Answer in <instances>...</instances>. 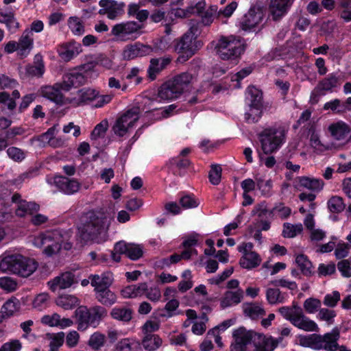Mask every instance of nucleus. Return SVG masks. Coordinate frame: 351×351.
Returning <instances> with one entry per match:
<instances>
[{"mask_svg":"<svg viewBox=\"0 0 351 351\" xmlns=\"http://www.w3.org/2000/svg\"><path fill=\"white\" fill-rule=\"evenodd\" d=\"M110 220L104 213L89 211L82 216L77 237L84 243H102L108 239Z\"/></svg>","mask_w":351,"mask_h":351,"instance_id":"nucleus-1","label":"nucleus"},{"mask_svg":"<svg viewBox=\"0 0 351 351\" xmlns=\"http://www.w3.org/2000/svg\"><path fill=\"white\" fill-rule=\"evenodd\" d=\"M38 263L34 259L19 254L5 252L0 256V271L12 272L21 277L31 276L37 269Z\"/></svg>","mask_w":351,"mask_h":351,"instance_id":"nucleus-2","label":"nucleus"},{"mask_svg":"<svg viewBox=\"0 0 351 351\" xmlns=\"http://www.w3.org/2000/svg\"><path fill=\"white\" fill-rule=\"evenodd\" d=\"M237 8V3L234 1L228 4L223 9L219 10L218 7L215 5L206 8V1L199 0L195 5H190L188 11L199 16L200 17L201 23L203 25L210 26L215 19L230 17Z\"/></svg>","mask_w":351,"mask_h":351,"instance_id":"nucleus-3","label":"nucleus"},{"mask_svg":"<svg viewBox=\"0 0 351 351\" xmlns=\"http://www.w3.org/2000/svg\"><path fill=\"white\" fill-rule=\"evenodd\" d=\"M33 245L38 248L45 247L43 253L47 256H52L58 254L62 247L66 250L71 248L72 245L64 240L62 232L58 230L46 231L35 237Z\"/></svg>","mask_w":351,"mask_h":351,"instance_id":"nucleus-4","label":"nucleus"},{"mask_svg":"<svg viewBox=\"0 0 351 351\" xmlns=\"http://www.w3.org/2000/svg\"><path fill=\"white\" fill-rule=\"evenodd\" d=\"M199 33L198 25L194 23L183 36L176 41L174 49L179 54L178 60L180 62H186L202 46V43L197 40Z\"/></svg>","mask_w":351,"mask_h":351,"instance_id":"nucleus-5","label":"nucleus"},{"mask_svg":"<svg viewBox=\"0 0 351 351\" xmlns=\"http://www.w3.org/2000/svg\"><path fill=\"white\" fill-rule=\"evenodd\" d=\"M287 132L282 125H273L265 128L259 134L263 152L268 154L278 150L285 142Z\"/></svg>","mask_w":351,"mask_h":351,"instance_id":"nucleus-6","label":"nucleus"},{"mask_svg":"<svg viewBox=\"0 0 351 351\" xmlns=\"http://www.w3.org/2000/svg\"><path fill=\"white\" fill-rule=\"evenodd\" d=\"M215 49L223 60L234 59L243 51L240 38L233 35L221 36L216 43Z\"/></svg>","mask_w":351,"mask_h":351,"instance_id":"nucleus-7","label":"nucleus"},{"mask_svg":"<svg viewBox=\"0 0 351 351\" xmlns=\"http://www.w3.org/2000/svg\"><path fill=\"white\" fill-rule=\"evenodd\" d=\"M139 114L138 108H132L121 114L112 126L114 134L120 137L127 136L136 127Z\"/></svg>","mask_w":351,"mask_h":351,"instance_id":"nucleus-8","label":"nucleus"},{"mask_svg":"<svg viewBox=\"0 0 351 351\" xmlns=\"http://www.w3.org/2000/svg\"><path fill=\"white\" fill-rule=\"evenodd\" d=\"M143 25L128 21L116 23L112 27L111 35L117 41L134 40L141 35Z\"/></svg>","mask_w":351,"mask_h":351,"instance_id":"nucleus-9","label":"nucleus"},{"mask_svg":"<svg viewBox=\"0 0 351 351\" xmlns=\"http://www.w3.org/2000/svg\"><path fill=\"white\" fill-rule=\"evenodd\" d=\"M258 332L254 330H247L243 326L234 329L232 337L234 341L230 346V351H247V346L252 345Z\"/></svg>","mask_w":351,"mask_h":351,"instance_id":"nucleus-10","label":"nucleus"},{"mask_svg":"<svg viewBox=\"0 0 351 351\" xmlns=\"http://www.w3.org/2000/svg\"><path fill=\"white\" fill-rule=\"evenodd\" d=\"M253 244L250 242L242 243L238 245L237 250L242 254L239 260V265L246 269H252L259 266L262 259L261 256L253 251Z\"/></svg>","mask_w":351,"mask_h":351,"instance_id":"nucleus-11","label":"nucleus"},{"mask_svg":"<svg viewBox=\"0 0 351 351\" xmlns=\"http://www.w3.org/2000/svg\"><path fill=\"white\" fill-rule=\"evenodd\" d=\"M46 182L66 195H73L78 192L81 186L80 183L77 180L61 176H47Z\"/></svg>","mask_w":351,"mask_h":351,"instance_id":"nucleus-12","label":"nucleus"},{"mask_svg":"<svg viewBox=\"0 0 351 351\" xmlns=\"http://www.w3.org/2000/svg\"><path fill=\"white\" fill-rule=\"evenodd\" d=\"M263 17L262 10L258 8L252 7L241 19L240 27L244 31H256Z\"/></svg>","mask_w":351,"mask_h":351,"instance_id":"nucleus-13","label":"nucleus"},{"mask_svg":"<svg viewBox=\"0 0 351 351\" xmlns=\"http://www.w3.org/2000/svg\"><path fill=\"white\" fill-rule=\"evenodd\" d=\"M340 337V333L338 328H335L330 332L323 335H318L317 347L319 350H325L326 351H336L339 348L337 343Z\"/></svg>","mask_w":351,"mask_h":351,"instance_id":"nucleus-14","label":"nucleus"},{"mask_svg":"<svg viewBox=\"0 0 351 351\" xmlns=\"http://www.w3.org/2000/svg\"><path fill=\"white\" fill-rule=\"evenodd\" d=\"M99 5L102 8L99 14H106L110 20H116L121 17L124 12V4L112 0H101Z\"/></svg>","mask_w":351,"mask_h":351,"instance_id":"nucleus-15","label":"nucleus"},{"mask_svg":"<svg viewBox=\"0 0 351 351\" xmlns=\"http://www.w3.org/2000/svg\"><path fill=\"white\" fill-rule=\"evenodd\" d=\"M252 347V351H274L278 347V340L271 335L258 332Z\"/></svg>","mask_w":351,"mask_h":351,"instance_id":"nucleus-16","label":"nucleus"},{"mask_svg":"<svg viewBox=\"0 0 351 351\" xmlns=\"http://www.w3.org/2000/svg\"><path fill=\"white\" fill-rule=\"evenodd\" d=\"M12 201L16 204V214L19 217H24L27 215H33L39 210V205L35 202H29L23 200L21 195L14 194L12 197Z\"/></svg>","mask_w":351,"mask_h":351,"instance_id":"nucleus-17","label":"nucleus"},{"mask_svg":"<svg viewBox=\"0 0 351 351\" xmlns=\"http://www.w3.org/2000/svg\"><path fill=\"white\" fill-rule=\"evenodd\" d=\"M62 91L64 90L62 89L61 84L59 82L56 83L53 86L49 85L43 86L40 90V95L43 97L53 101L57 104H63L66 103L62 93Z\"/></svg>","mask_w":351,"mask_h":351,"instance_id":"nucleus-18","label":"nucleus"},{"mask_svg":"<svg viewBox=\"0 0 351 351\" xmlns=\"http://www.w3.org/2000/svg\"><path fill=\"white\" fill-rule=\"evenodd\" d=\"M75 282V276L72 272L67 271L54 278L47 282L49 288L55 292L57 289H66Z\"/></svg>","mask_w":351,"mask_h":351,"instance_id":"nucleus-19","label":"nucleus"},{"mask_svg":"<svg viewBox=\"0 0 351 351\" xmlns=\"http://www.w3.org/2000/svg\"><path fill=\"white\" fill-rule=\"evenodd\" d=\"M40 322L45 326L58 327L61 329L71 327L74 324L71 319L61 317V316L56 313L43 315L40 319Z\"/></svg>","mask_w":351,"mask_h":351,"instance_id":"nucleus-20","label":"nucleus"},{"mask_svg":"<svg viewBox=\"0 0 351 351\" xmlns=\"http://www.w3.org/2000/svg\"><path fill=\"white\" fill-rule=\"evenodd\" d=\"M116 252L124 253L131 260H137L143 254V248L141 245L135 243H127L125 241H119L115 244Z\"/></svg>","mask_w":351,"mask_h":351,"instance_id":"nucleus-21","label":"nucleus"},{"mask_svg":"<svg viewBox=\"0 0 351 351\" xmlns=\"http://www.w3.org/2000/svg\"><path fill=\"white\" fill-rule=\"evenodd\" d=\"M97 90L90 88H84L79 90L76 95L71 99H68V102L74 106H79L84 104H90L93 105L95 97L97 96Z\"/></svg>","mask_w":351,"mask_h":351,"instance_id":"nucleus-22","label":"nucleus"},{"mask_svg":"<svg viewBox=\"0 0 351 351\" xmlns=\"http://www.w3.org/2000/svg\"><path fill=\"white\" fill-rule=\"evenodd\" d=\"M82 51L81 44L74 40L63 43L58 48L59 56L64 61H69Z\"/></svg>","mask_w":351,"mask_h":351,"instance_id":"nucleus-23","label":"nucleus"},{"mask_svg":"<svg viewBox=\"0 0 351 351\" xmlns=\"http://www.w3.org/2000/svg\"><path fill=\"white\" fill-rule=\"evenodd\" d=\"M86 81L84 75L76 71L66 73L62 78V82H59L61 84L62 89L64 91H69L73 87L84 84Z\"/></svg>","mask_w":351,"mask_h":351,"instance_id":"nucleus-24","label":"nucleus"},{"mask_svg":"<svg viewBox=\"0 0 351 351\" xmlns=\"http://www.w3.org/2000/svg\"><path fill=\"white\" fill-rule=\"evenodd\" d=\"M150 47L140 43L126 45L122 52L124 60H132L138 57H142L148 54Z\"/></svg>","mask_w":351,"mask_h":351,"instance_id":"nucleus-25","label":"nucleus"},{"mask_svg":"<svg viewBox=\"0 0 351 351\" xmlns=\"http://www.w3.org/2000/svg\"><path fill=\"white\" fill-rule=\"evenodd\" d=\"M244 293L242 289L235 291H226L220 298V307L225 309L239 304L243 299Z\"/></svg>","mask_w":351,"mask_h":351,"instance_id":"nucleus-26","label":"nucleus"},{"mask_svg":"<svg viewBox=\"0 0 351 351\" xmlns=\"http://www.w3.org/2000/svg\"><path fill=\"white\" fill-rule=\"evenodd\" d=\"M293 1V0H271L269 10L272 19L277 21L285 16Z\"/></svg>","mask_w":351,"mask_h":351,"instance_id":"nucleus-27","label":"nucleus"},{"mask_svg":"<svg viewBox=\"0 0 351 351\" xmlns=\"http://www.w3.org/2000/svg\"><path fill=\"white\" fill-rule=\"evenodd\" d=\"M89 280L95 292L109 288L113 282V275L111 272L107 271L100 275H91L89 276Z\"/></svg>","mask_w":351,"mask_h":351,"instance_id":"nucleus-28","label":"nucleus"},{"mask_svg":"<svg viewBox=\"0 0 351 351\" xmlns=\"http://www.w3.org/2000/svg\"><path fill=\"white\" fill-rule=\"evenodd\" d=\"M17 42L19 49V57L21 58H26L34 49V36H31L30 32L23 30Z\"/></svg>","mask_w":351,"mask_h":351,"instance_id":"nucleus-29","label":"nucleus"},{"mask_svg":"<svg viewBox=\"0 0 351 351\" xmlns=\"http://www.w3.org/2000/svg\"><path fill=\"white\" fill-rule=\"evenodd\" d=\"M328 131L331 136L337 141H346L351 132L350 127L342 121L331 123L328 126Z\"/></svg>","mask_w":351,"mask_h":351,"instance_id":"nucleus-30","label":"nucleus"},{"mask_svg":"<svg viewBox=\"0 0 351 351\" xmlns=\"http://www.w3.org/2000/svg\"><path fill=\"white\" fill-rule=\"evenodd\" d=\"M324 186V181L320 178L308 176H301L297 179V186L305 188L313 192L321 191Z\"/></svg>","mask_w":351,"mask_h":351,"instance_id":"nucleus-31","label":"nucleus"},{"mask_svg":"<svg viewBox=\"0 0 351 351\" xmlns=\"http://www.w3.org/2000/svg\"><path fill=\"white\" fill-rule=\"evenodd\" d=\"M296 328L306 332H318L319 328L315 322L305 316L302 311H299L296 318L292 321Z\"/></svg>","mask_w":351,"mask_h":351,"instance_id":"nucleus-32","label":"nucleus"},{"mask_svg":"<svg viewBox=\"0 0 351 351\" xmlns=\"http://www.w3.org/2000/svg\"><path fill=\"white\" fill-rule=\"evenodd\" d=\"M192 80V75L187 73H183L169 82L174 88V91L179 96L184 91L188 90L189 84Z\"/></svg>","mask_w":351,"mask_h":351,"instance_id":"nucleus-33","label":"nucleus"},{"mask_svg":"<svg viewBox=\"0 0 351 351\" xmlns=\"http://www.w3.org/2000/svg\"><path fill=\"white\" fill-rule=\"evenodd\" d=\"M146 290V283H139L126 286L121 290L123 298H136L144 295Z\"/></svg>","mask_w":351,"mask_h":351,"instance_id":"nucleus-34","label":"nucleus"},{"mask_svg":"<svg viewBox=\"0 0 351 351\" xmlns=\"http://www.w3.org/2000/svg\"><path fill=\"white\" fill-rule=\"evenodd\" d=\"M114 351H142L141 344L134 338H123L114 346Z\"/></svg>","mask_w":351,"mask_h":351,"instance_id":"nucleus-35","label":"nucleus"},{"mask_svg":"<svg viewBox=\"0 0 351 351\" xmlns=\"http://www.w3.org/2000/svg\"><path fill=\"white\" fill-rule=\"evenodd\" d=\"M242 308L245 316L252 319H257L265 314L263 306L258 303H245Z\"/></svg>","mask_w":351,"mask_h":351,"instance_id":"nucleus-36","label":"nucleus"},{"mask_svg":"<svg viewBox=\"0 0 351 351\" xmlns=\"http://www.w3.org/2000/svg\"><path fill=\"white\" fill-rule=\"evenodd\" d=\"M170 61L169 58L152 59L147 71L149 77L152 80H155L156 75L165 68Z\"/></svg>","mask_w":351,"mask_h":351,"instance_id":"nucleus-37","label":"nucleus"},{"mask_svg":"<svg viewBox=\"0 0 351 351\" xmlns=\"http://www.w3.org/2000/svg\"><path fill=\"white\" fill-rule=\"evenodd\" d=\"M95 298L99 302L108 306L113 305L117 300V295L109 288L95 291Z\"/></svg>","mask_w":351,"mask_h":351,"instance_id":"nucleus-38","label":"nucleus"},{"mask_svg":"<svg viewBox=\"0 0 351 351\" xmlns=\"http://www.w3.org/2000/svg\"><path fill=\"white\" fill-rule=\"evenodd\" d=\"M21 308V304L18 299L12 298L6 301L3 305L0 313L3 315V319L10 317L18 312Z\"/></svg>","mask_w":351,"mask_h":351,"instance_id":"nucleus-39","label":"nucleus"},{"mask_svg":"<svg viewBox=\"0 0 351 351\" xmlns=\"http://www.w3.org/2000/svg\"><path fill=\"white\" fill-rule=\"evenodd\" d=\"M75 313L78 325L77 328L80 330H85L87 329L89 326V309L86 306H82L76 309Z\"/></svg>","mask_w":351,"mask_h":351,"instance_id":"nucleus-40","label":"nucleus"},{"mask_svg":"<svg viewBox=\"0 0 351 351\" xmlns=\"http://www.w3.org/2000/svg\"><path fill=\"white\" fill-rule=\"evenodd\" d=\"M162 344V339L158 335H145L142 339V345L147 351H156Z\"/></svg>","mask_w":351,"mask_h":351,"instance_id":"nucleus-41","label":"nucleus"},{"mask_svg":"<svg viewBox=\"0 0 351 351\" xmlns=\"http://www.w3.org/2000/svg\"><path fill=\"white\" fill-rule=\"evenodd\" d=\"M172 87L173 86L169 82L162 85L158 90L156 100L159 101H165L171 100L179 97L176 91H174V88Z\"/></svg>","mask_w":351,"mask_h":351,"instance_id":"nucleus-42","label":"nucleus"},{"mask_svg":"<svg viewBox=\"0 0 351 351\" xmlns=\"http://www.w3.org/2000/svg\"><path fill=\"white\" fill-rule=\"evenodd\" d=\"M56 304L65 309H71L80 304L79 299L73 295H62L58 296L56 300Z\"/></svg>","mask_w":351,"mask_h":351,"instance_id":"nucleus-43","label":"nucleus"},{"mask_svg":"<svg viewBox=\"0 0 351 351\" xmlns=\"http://www.w3.org/2000/svg\"><path fill=\"white\" fill-rule=\"evenodd\" d=\"M67 25L75 36H82L85 32L84 23L82 19L77 16H70L67 20Z\"/></svg>","mask_w":351,"mask_h":351,"instance_id":"nucleus-44","label":"nucleus"},{"mask_svg":"<svg viewBox=\"0 0 351 351\" xmlns=\"http://www.w3.org/2000/svg\"><path fill=\"white\" fill-rule=\"evenodd\" d=\"M50 300V295L46 292L37 294L32 300V307L36 311H44L49 306Z\"/></svg>","mask_w":351,"mask_h":351,"instance_id":"nucleus-45","label":"nucleus"},{"mask_svg":"<svg viewBox=\"0 0 351 351\" xmlns=\"http://www.w3.org/2000/svg\"><path fill=\"white\" fill-rule=\"evenodd\" d=\"M111 317L117 320L128 322L132 317L131 309L125 307H114L110 311Z\"/></svg>","mask_w":351,"mask_h":351,"instance_id":"nucleus-46","label":"nucleus"},{"mask_svg":"<svg viewBox=\"0 0 351 351\" xmlns=\"http://www.w3.org/2000/svg\"><path fill=\"white\" fill-rule=\"evenodd\" d=\"M89 326L96 328L101 319L106 316V310L101 306H95L89 309Z\"/></svg>","mask_w":351,"mask_h":351,"instance_id":"nucleus-47","label":"nucleus"},{"mask_svg":"<svg viewBox=\"0 0 351 351\" xmlns=\"http://www.w3.org/2000/svg\"><path fill=\"white\" fill-rule=\"evenodd\" d=\"M245 100L248 106L262 104L261 91L255 86H249L246 90Z\"/></svg>","mask_w":351,"mask_h":351,"instance_id":"nucleus-48","label":"nucleus"},{"mask_svg":"<svg viewBox=\"0 0 351 351\" xmlns=\"http://www.w3.org/2000/svg\"><path fill=\"white\" fill-rule=\"evenodd\" d=\"M338 85V77L335 74L332 73L319 82L317 86V90L331 91L332 88L337 87Z\"/></svg>","mask_w":351,"mask_h":351,"instance_id":"nucleus-49","label":"nucleus"},{"mask_svg":"<svg viewBox=\"0 0 351 351\" xmlns=\"http://www.w3.org/2000/svg\"><path fill=\"white\" fill-rule=\"evenodd\" d=\"M262 115V104L249 106V109L245 113V121L249 123L257 122Z\"/></svg>","mask_w":351,"mask_h":351,"instance_id":"nucleus-50","label":"nucleus"},{"mask_svg":"<svg viewBox=\"0 0 351 351\" xmlns=\"http://www.w3.org/2000/svg\"><path fill=\"white\" fill-rule=\"evenodd\" d=\"M300 346L305 348H310L313 350H319L317 347L318 335H299L298 337Z\"/></svg>","mask_w":351,"mask_h":351,"instance_id":"nucleus-51","label":"nucleus"},{"mask_svg":"<svg viewBox=\"0 0 351 351\" xmlns=\"http://www.w3.org/2000/svg\"><path fill=\"white\" fill-rule=\"evenodd\" d=\"M106 343V336L99 332H95L92 334L88 341V345L93 350H99Z\"/></svg>","mask_w":351,"mask_h":351,"instance_id":"nucleus-52","label":"nucleus"},{"mask_svg":"<svg viewBox=\"0 0 351 351\" xmlns=\"http://www.w3.org/2000/svg\"><path fill=\"white\" fill-rule=\"evenodd\" d=\"M49 351H58V349L63 345L65 334L63 332L57 333L49 334Z\"/></svg>","mask_w":351,"mask_h":351,"instance_id":"nucleus-53","label":"nucleus"},{"mask_svg":"<svg viewBox=\"0 0 351 351\" xmlns=\"http://www.w3.org/2000/svg\"><path fill=\"white\" fill-rule=\"evenodd\" d=\"M336 316L335 311L327 308H321L317 313V319L326 322L328 325H331L334 323Z\"/></svg>","mask_w":351,"mask_h":351,"instance_id":"nucleus-54","label":"nucleus"},{"mask_svg":"<svg viewBox=\"0 0 351 351\" xmlns=\"http://www.w3.org/2000/svg\"><path fill=\"white\" fill-rule=\"evenodd\" d=\"M252 215L257 216L260 219H263L273 216V211L272 210H268L265 202H262L254 206L252 210Z\"/></svg>","mask_w":351,"mask_h":351,"instance_id":"nucleus-55","label":"nucleus"},{"mask_svg":"<svg viewBox=\"0 0 351 351\" xmlns=\"http://www.w3.org/2000/svg\"><path fill=\"white\" fill-rule=\"evenodd\" d=\"M302 230L303 227L301 223L293 225L289 223H285L283 226L282 234L285 237L293 238L300 234Z\"/></svg>","mask_w":351,"mask_h":351,"instance_id":"nucleus-56","label":"nucleus"},{"mask_svg":"<svg viewBox=\"0 0 351 351\" xmlns=\"http://www.w3.org/2000/svg\"><path fill=\"white\" fill-rule=\"evenodd\" d=\"M340 8V16L345 21H351V0H337Z\"/></svg>","mask_w":351,"mask_h":351,"instance_id":"nucleus-57","label":"nucleus"},{"mask_svg":"<svg viewBox=\"0 0 351 351\" xmlns=\"http://www.w3.org/2000/svg\"><path fill=\"white\" fill-rule=\"evenodd\" d=\"M266 298L270 304L282 303L285 301L284 297L281 295L280 291L278 289H267L266 291Z\"/></svg>","mask_w":351,"mask_h":351,"instance_id":"nucleus-58","label":"nucleus"},{"mask_svg":"<svg viewBox=\"0 0 351 351\" xmlns=\"http://www.w3.org/2000/svg\"><path fill=\"white\" fill-rule=\"evenodd\" d=\"M322 302L319 299L315 298H307L303 304L305 311L308 314H313L318 312L321 308Z\"/></svg>","mask_w":351,"mask_h":351,"instance_id":"nucleus-59","label":"nucleus"},{"mask_svg":"<svg viewBox=\"0 0 351 351\" xmlns=\"http://www.w3.org/2000/svg\"><path fill=\"white\" fill-rule=\"evenodd\" d=\"M328 208L332 213H341L345 208L343 199L339 196H332L328 201Z\"/></svg>","mask_w":351,"mask_h":351,"instance_id":"nucleus-60","label":"nucleus"},{"mask_svg":"<svg viewBox=\"0 0 351 351\" xmlns=\"http://www.w3.org/2000/svg\"><path fill=\"white\" fill-rule=\"evenodd\" d=\"M256 187L260 191L262 195L269 196L271 195V189L273 186L272 181L271 180H264L261 177H256Z\"/></svg>","mask_w":351,"mask_h":351,"instance_id":"nucleus-61","label":"nucleus"},{"mask_svg":"<svg viewBox=\"0 0 351 351\" xmlns=\"http://www.w3.org/2000/svg\"><path fill=\"white\" fill-rule=\"evenodd\" d=\"M299 311H301V308L295 306L293 307L282 306L278 309L282 316L287 320H289L291 324L292 321L298 316Z\"/></svg>","mask_w":351,"mask_h":351,"instance_id":"nucleus-62","label":"nucleus"},{"mask_svg":"<svg viewBox=\"0 0 351 351\" xmlns=\"http://www.w3.org/2000/svg\"><path fill=\"white\" fill-rule=\"evenodd\" d=\"M58 132V125H53L49 128L47 131L38 137V141H40L43 146H50L52 139L57 134Z\"/></svg>","mask_w":351,"mask_h":351,"instance_id":"nucleus-63","label":"nucleus"},{"mask_svg":"<svg viewBox=\"0 0 351 351\" xmlns=\"http://www.w3.org/2000/svg\"><path fill=\"white\" fill-rule=\"evenodd\" d=\"M295 263L305 275L311 274L312 265L310 261L304 254H298L295 258Z\"/></svg>","mask_w":351,"mask_h":351,"instance_id":"nucleus-64","label":"nucleus"}]
</instances>
